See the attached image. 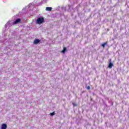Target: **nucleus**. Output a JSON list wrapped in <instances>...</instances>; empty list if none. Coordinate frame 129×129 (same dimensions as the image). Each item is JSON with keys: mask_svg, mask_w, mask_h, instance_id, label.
I'll use <instances>...</instances> for the list:
<instances>
[{"mask_svg": "<svg viewBox=\"0 0 129 129\" xmlns=\"http://www.w3.org/2000/svg\"><path fill=\"white\" fill-rule=\"evenodd\" d=\"M15 24L14 23V21L13 20H9L5 25V29L7 28H11L12 26H14Z\"/></svg>", "mask_w": 129, "mask_h": 129, "instance_id": "f257e3e1", "label": "nucleus"}, {"mask_svg": "<svg viewBox=\"0 0 129 129\" xmlns=\"http://www.w3.org/2000/svg\"><path fill=\"white\" fill-rule=\"evenodd\" d=\"M44 18L39 17L36 21V23L38 24V25H41V24H43V23H44Z\"/></svg>", "mask_w": 129, "mask_h": 129, "instance_id": "f03ea898", "label": "nucleus"}, {"mask_svg": "<svg viewBox=\"0 0 129 129\" xmlns=\"http://www.w3.org/2000/svg\"><path fill=\"white\" fill-rule=\"evenodd\" d=\"M22 22V20L20 18H17L15 19V21H13L14 25H18V24H20Z\"/></svg>", "mask_w": 129, "mask_h": 129, "instance_id": "7ed1b4c3", "label": "nucleus"}, {"mask_svg": "<svg viewBox=\"0 0 129 129\" xmlns=\"http://www.w3.org/2000/svg\"><path fill=\"white\" fill-rule=\"evenodd\" d=\"M8 127V126L6 124H2L1 126V129H7Z\"/></svg>", "mask_w": 129, "mask_h": 129, "instance_id": "20e7f679", "label": "nucleus"}, {"mask_svg": "<svg viewBox=\"0 0 129 129\" xmlns=\"http://www.w3.org/2000/svg\"><path fill=\"white\" fill-rule=\"evenodd\" d=\"M38 43H40V40L39 39H35L34 41V44H38Z\"/></svg>", "mask_w": 129, "mask_h": 129, "instance_id": "39448f33", "label": "nucleus"}, {"mask_svg": "<svg viewBox=\"0 0 129 129\" xmlns=\"http://www.w3.org/2000/svg\"><path fill=\"white\" fill-rule=\"evenodd\" d=\"M45 11L50 12V11H52V8L51 7H46L45 9Z\"/></svg>", "mask_w": 129, "mask_h": 129, "instance_id": "423d86ee", "label": "nucleus"}, {"mask_svg": "<svg viewBox=\"0 0 129 129\" xmlns=\"http://www.w3.org/2000/svg\"><path fill=\"white\" fill-rule=\"evenodd\" d=\"M71 8H72V7L70 5H69L66 7V9L67 10V9H68V11H70L71 10Z\"/></svg>", "mask_w": 129, "mask_h": 129, "instance_id": "0eeeda50", "label": "nucleus"}, {"mask_svg": "<svg viewBox=\"0 0 129 129\" xmlns=\"http://www.w3.org/2000/svg\"><path fill=\"white\" fill-rule=\"evenodd\" d=\"M31 7V4L28 5L27 6H26L25 9H23L22 11H24V10H25V11H27V10H28V9H29V8H30Z\"/></svg>", "mask_w": 129, "mask_h": 129, "instance_id": "6e6552de", "label": "nucleus"}, {"mask_svg": "<svg viewBox=\"0 0 129 129\" xmlns=\"http://www.w3.org/2000/svg\"><path fill=\"white\" fill-rule=\"evenodd\" d=\"M112 66H113V64H112V63L110 62V63L108 65V68H110V69H111V68H112Z\"/></svg>", "mask_w": 129, "mask_h": 129, "instance_id": "1a4fd4ad", "label": "nucleus"}, {"mask_svg": "<svg viewBox=\"0 0 129 129\" xmlns=\"http://www.w3.org/2000/svg\"><path fill=\"white\" fill-rule=\"evenodd\" d=\"M47 2H48V0H42L41 3L42 4H47Z\"/></svg>", "mask_w": 129, "mask_h": 129, "instance_id": "9d476101", "label": "nucleus"}, {"mask_svg": "<svg viewBox=\"0 0 129 129\" xmlns=\"http://www.w3.org/2000/svg\"><path fill=\"white\" fill-rule=\"evenodd\" d=\"M66 50H67V48L66 47H64L63 49L62 50V53H65L66 52Z\"/></svg>", "mask_w": 129, "mask_h": 129, "instance_id": "9b49d317", "label": "nucleus"}, {"mask_svg": "<svg viewBox=\"0 0 129 129\" xmlns=\"http://www.w3.org/2000/svg\"><path fill=\"white\" fill-rule=\"evenodd\" d=\"M105 45H107V43L105 42V43L102 44V47H103V48H104V47H105Z\"/></svg>", "mask_w": 129, "mask_h": 129, "instance_id": "f8f14e48", "label": "nucleus"}, {"mask_svg": "<svg viewBox=\"0 0 129 129\" xmlns=\"http://www.w3.org/2000/svg\"><path fill=\"white\" fill-rule=\"evenodd\" d=\"M55 115V112H53L50 113V115H51V116H53V115Z\"/></svg>", "mask_w": 129, "mask_h": 129, "instance_id": "ddd939ff", "label": "nucleus"}, {"mask_svg": "<svg viewBox=\"0 0 129 129\" xmlns=\"http://www.w3.org/2000/svg\"><path fill=\"white\" fill-rule=\"evenodd\" d=\"M73 105H74V106H77V104H75L74 103H73Z\"/></svg>", "mask_w": 129, "mask_h": 129, "instance_id": "4468645a", "label": "nucleus"}, {"mask_svg": "<svg viewBox=\"0 0 129 129\" xmlns=\"http://www.w3.org/2000/svg\"><path fill=\"white\" fill-rule=\"evenodd\" d=\"M87 88L88 90H90V86H88Z\"/></svg>", "mask_w": 129, "mask_h": 129, "instance_id": "2eb2a0df", "label": "nucleus"}]
</instances>
